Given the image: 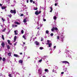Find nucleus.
<instances>
[{
  "instance_id": "obj_57",
  "label": "nucleus",
  "mask_w": 77,
  "mask_h": 77,
  "mask_svg": "<svg viewBox=\"0 0 77 77\" xmlns=\"http://www.w3.org/2000/svg\"><path fill=\"white\" fill-rule=\"evenodd\" d=\"M52 72H54V69H53V70H52Z\"/></svg>"
},
{
  "instance_id": "obj_29",
  "label": "nucleus",
  "mask_w": 77,
  "mask_h": 77,
  "mask_svg": "<svg viewBox=\"0 0 77 77\" xmlns=\"http://www.w3.org/2000/svg\"><path fill=\"white\" fill-rule=\"evenodd\" d=\"M21 32L22 34H23V33H24V31L23 30H22V31H21Z\"/></svg>"
},
{
  "instance_id": "obj_54",
  "label": "nucleus",
  "mask_w": 77,
  "mask_h": 77,
  "mask_svg": "<svg viewBox=\"0 0 77 77\" xmlns=\"http://www.w3.org/2000/svg\"><path fill=\"white\" fill-rule=\"evenodd\" d=\"M49 43H47V44H46V45H49Z\"/></svg>"
},
{
  "instance_id": "obj_6",
  "label": "nucleus",
  "mask_w": 77,
  "mask_h": 77,
  "mask_svg": "<svg viewBox=\"0 0 77 77\" xmlns=\"http://www.w3.org/2000/svg\"><path fill=\"white\" fill-rule=\"evenodd\" d=\"M14 57H20V56L18 55L17 54H14Z\"/></svg>"
},
{
  "instance_id": "obj_61",
  "label": "nucleus",
  "mask_w": 77,
  "mask_h": 77,
  "mask_svg": "<svg viewBox=\"0 0 77 77\" xmlns=\"http://www.w3.org/2000/svg\"><path fill=\"white\" fill-rule=\"evenodd\" d=\"M42 77H45V76H43Z\"/></svg>"
},
{
  "instance_id": "obj_36",
  "label": "nucleus",
  "mask_w": 77,
  "mask_h": 77,
  "mask_svg": "<svg viewBox=\"0 0 77 77\" xmlns=\"http://www.w3.org/2000/svg\"><path fill=\"white\" fill-rule=\"evenodd\" d=\"M47 42L48 43H50V41L49 40H47Z\"/></svg>"
},
{
  "instance_id": "obj_63",
  "label": "nucleus",
  "mask_w": 77,
  "mask_h": 77,
  "mask_svg": "<svg viewBox=\"0 0 77 77\" xmlns=\"http://www.w3.org/2000/svg\"><path fill=\"white\" fill-rule=\"evenodd\" d=\"M12 77V76H11V77Z\"/></svg>"
},
{
  "instance_id": "obj_28",
  "label": "nucleus",
  "mask_w": 77,
  "mask_h": 77,
  "mask_svg": "<svg viewBox=\"0 0 77 77\" xmlns=\"http://www.w3.org/2000/svg\"><path fill=\"white\" fill-rule=\"evenodd\" d=\"M8 76L9 77H12V74H9L8 75Z\"/></svg>"
},
{
  "instance_id": "obj_58",
  "label": "nucleus",
  "mask_w": 77,
  "mask_h": 77,
  "mask_svg": "<svg viewBox=\"0 0 77 77\" xmlns=\"http://www.w3.org/2000/svg\"><path fill=\"white\" fill-rule=\"evenodd\" d=\"M37 29H39V27H38V28H37Z\"/></svg>"
},
{
  "instance_id": "obj_22",
  "label": "nucleus",
  "mask_w": 77,
  "mask_h": 77,
  "mask_svg": "<svg viewBox=\"0 0 77 77\" xmlns=\"http://www.w3.org/2000/svg\"><path fill=\"white\" fill-rule=\"evenodd\" d=\"M2 38L3 40H5V38H4V35H2Z\"/></svg>"
},
{
  "instance_id": "obj_51",
  "label": "nucleus",
  "mask_w": 77,
  "mask_h": 77,
  "mask_svg": "<svg viewBox=\"0 0 77 77\" xmlns=\"http://www.w3.org/2000/svg\"><path fill=\"white\" fill-rule=\"evenodd\" d=\"M23 44H24V45L26 44V42H23Z\"/></svg>"
},
{
  "instance_id": "obj_49",
  "label": "nucleus",
  "mask_w": 77,
  "mask_h": 77,
  "mask_svg": "<svg viewBox=\"0 0 77 77\" xmlns=\"http://www.w3.org/2000/svg\"><path fill=\"white\" fill-rule=\"evenodd\" d=\"M32 2H33V3L34 4L35 3V1H32Z\"/></svg>"
},
{
  "instance_id": "obj_40",
  "label": "nucleus",
  "mask_w": 77,
  "mask_h": 77,
  "mask_svg": "<svg viewBox=\"0 0 77 77\" xmlns=\"http://www.w3.org/2000/svg\"><path fill=\"white\" fill-rule=\"evenodd\" d=\"M6 30V28H5L4 29L2 30V32H4V31H5Z\"/></svg>"
},
{
  "instance_id": "obj_11",
  "label": "nucleus",
  "mask_w": 77,
  "mask_h": 77,
  "mask_svg": "<svg viewBox=\"0 0 77 77\" xmlns=\"http://www.w3.org/2000/svg\"><path fill=\"white\" fill-rule=\"evenodd\" d=\"M16 40H17V36H15L14 38V42H15Z\"/></svg>"
},
{
  "instance_id": "obj_56",
  "label": "nucleus",
  "mask_w": 77,
  "mask_h": 77,
  "mask_svg": "<svg viewBox=\"0 0 77 77\" xmlns=\"http://www.w3.org/2000/svg\"><path fill=\"white\" fill-rule=\"evenodd\" d=\"M41 71V69H39L38 70V71Z\"/></svg>"
},
{
  "instance_id": "obj_7",
  "label": "nucleus",
  "mask_w": 77,
  "mask_h": 77,
  "mask_svg": "<svg viewBox=\"0 0 77 77\" xmlns=\"http://www.w3.org/2000/svg\"><path fill=\"white\" fill-rule=\"evenodd\" d=\"M62 63H68V64H69V63L68 62L66 61H62Z\"/></svg>"
},
{
  "instance_id": "obj_62",
  "label": "nucleus",
  "mask_w": 77,
  "mask_h": 77,
  "mask_svg": "<svg viewBox=\"0 0 77 77\" xmlns=\"http://www.w3.org/2000/svg\"><path fill=\"white\" fill-rule=\"evenodd\" d=\"M12 26H14V25H12Z\"/></svg>"
},
{
  "instance_id": "obj_31",
  "label": "nucleus",
  "mask_w": 77,
  "mask_h": 77,
  "mask_svg": "<svg viewBox=\"0 0 77 77\" xmlns=\"http://www.w3.org/2000/svg\"><path fill=\"white\" fill-rule=\"evenodd\" d=\"M39 49H40V50H42V49H43V48H42V47H40L39 48Z\"/></svg>"
},
{
  "instance_id": "obj_12",
  "label": "nucleus",
  "mask_w": 77,
  "mask_h": 77,
  "mask_svg": "<svg viewBox=\"0 0 77 77\" xmlns=\"http://www.w3.org/2000/svg\"><path fill=\"white\" fill-rule=\"evenodd\" d=\"M23 23H26V22H27V20H26V19L25 18L23 20Z\"/></svg>"
},
{
  "instance_id": "obj_55",
  "label": "nucleus",
  "mask_w": 77,
  "mask_h": 77,
  "mask_svg": "<svg viewBox=\"0 0 77 77\" xmlns=\"http://www.w3.org/2000/svg\"><path fill=\"white\" fill-rule=\"evenodd\" d=\"M20 54H21H21H23V53H21V52L20 53Z\"/></svg>"
},
{
  "instance_id": "obj_38",
  "label": "nucleus",
  "mask_w": 77,
  "mask_h": 77,
  "mask_svg": "<svg viewBox=\"0 0 77 77\" xmlns=\"http://www.w3.org/2000/svg\"><path fill=\"white\" fill-rule=\"evenodd\" d=\"M23 37L25 39H26V37H25V36H24V35H23Z\"/></svg>"
},
{
  "instance_id": "obj_10",
  "label": "nucleus",
  "mask_w": 77,
  "mask_h": 77,
  "mask_svg": "<svg viewBox=\"0 0 77 77\" xmlns=\"http://www.w3.org/2000/svg\"><path fill=\"white\" fill-rule=\"evenodd\" d=\"M7 41H8V44H10V45H12V44L10 43L11 41H10V40H7Z\"/></svg>"
},
{
  "instance_id": "obj_13",
  "label": "nucleus",
  "mask_w": 77,
  "mask_h": 77,
  "mask_svg": "<svg viewBox=\"0 0 77 77\" xmlns=\"http://www.w3.org/2000/svg\"><path fill=\"white\" fill-rule=\"evenodd\" d=\"M14 32L15 35H18V33L17 32V31L15 30Z\"/></svg>"
},
{
  "instance_id": "obj_26",
  "label": "nucleus",
  "mask_w": 77,
  "mask_h": 77,
  "mask_svg": "<svg viewBox=\"0 0 77 77\" xmlns=\"http://www.w3.org/2000/svg\"><path fill=\"white\" fill-rule=\"evenodd\" d=\"M38 9V8L37 7H35L34 8V10H37Z\"/></svg>"
},
{
  "instance_id": "obj_34",
  "label": "nucleus",
  "mask_w": 77,
  "mask_h": 77,
  "mask_svg": "<svg viewBox=\"0 0 77 77\" xmlns=\"http://www.w3.org/2000/svg\"><path fill=\"white\" fill-rule=\"evenodd\" d=\"M17 42H16L14 44V45H17Z\"/></svg>"
},
{
  "instance_id": "obj_3",
  "label": "nucleus",
  "mask_w": 77,
  "mask_h": 77,
  "mask_svg": "<svg viewBox=\"0 0 77 77\" xmlns=\"http://www.w3.org/2000/svg\"><path fill=\"white\" fill-rule=\"evenodd\" d=\"M35 44L36 45H39V42H38L36 41L35 42Z\"/></svg>"
},
{
  "instance_id": "obj_24",
  "label": "nucleus",
  "mask_w": 77,
  "mask_h": 77,
  "mask_svg": "<svg viewBox=\"0 0 77 77\" xmlns=\"http://www.w3.org/2000/svg\"><path fill=\"white\" fill-rule=\"evenodd\" d=\"M8 17H9L10 18H11V17H12V15L10 14V15H8Z\"/></svg>"
},
{
  "instance_id": "obj_20",
  "label": "nucleus",
  "mask_w": 77,
  "mask_h": 77,
  "mask_svg": "<svg viewBox=\"0 0 77 77\" xmlns=\"http://www.w3.org/2000/svg\"><path fill=\"white\" fill-rule=\"evenodd\" d=\"M45 72H48V69H45Z\"/></svg>"
},
{
  "instance_id": "obj_33",
  "label": "nucleus",
  "mask_w": 77,
  "mask_h": 77,
  "mask_svg": "<svg viewBox=\"0 0 77 77\" xmlns=\"http://www.w3.org/2000/svg\"><path fill=\"white\" fill-rule=\"evenodd\" d=\"M53 33H51V35H51V36H53Z\"/></svg>"
},
{
  "instance_id": "obj_64",
  "label": "nucleus",
  "mask_w": 77,
  "mask_h": 77,
  "mask_svg": "<svg viewBox=\"0 0 77 77\" xmlns=\"http://www.w3.org/2000/svg\"><path fill=\"white\" fill-rule=\"evenodd\" d=\"M25 6H26V5H25Z\"/></svg>"
},
{
  "instance_id": "obj_42",
  "label": "nucleus",
  "mask_w": 77,
  "mask_h": 77,
  "mask_svg": "<svg viewBox=\"0 0 77 77\" xmlns=\"http://www.w3.org/2000/svg\"><path fill=\"white\" fill-rule=\"evenodd\" d=\"M30 2H31V3H32L33 2V0H30Z\"/></svg>"
},
{
  "instance_id": "obj_27",
  "label": "nucleus",
  "mask_w": 77,
  "mask_h": 77,
  "mask_svg": "<svg viewBox=\"0 0 77 77\" xmlns=\"http://www.w3.org/2000/svg\"><path fill=\"white\" fill-rule=\"evenodd\" d=\"M59 36H57V40H59Z\"/></svg>"
},
{
  "instance_id": "obj_43",
  "label": "nucleus",
  "mask_w": 77,
  "mask_h": 77,
  "mask_svg": "<svg viewBox=\"0 0 77 77\" xmlns=\"http://www.w3.org/2000/svg\"><path fill=\"white\" fill-rule=\"evenodd\" d=\"M41 11H39V12H38V14H41Z\"/></svg>"
},
{
  "instance_id": "obj_48",
  "label": "nucleus",
  "mask_w": 77,
  "mask_h": 77,
  "mask_svg": "<svg viewBox=\"0 0 77 77\" xmlns=\"http://www.w3.org/2000/svg\"><path fill=\"white\" fill-rule=\"evenodd\" d=\"M61 41L62 42H63V39L62 38L61 39Z\"/></svg>"
},
{
  "instance_id": "obj_30",
  "label": "nucleus",
  "mask_w": 77,
  "mask_h": 77,
  "mask_svg": "<svg viewBox=\"0 0 77 77\" xmlns=\"http://www.w3.org/2000/svg\"><path fill=\"white\" fill-rule=\"evenodd\" d=\"M41 41H44V38L42 37L41 38Z\"/></svg>"
},
{
  "instance_id": "obj_16",
  "label": "nucleus",
  "mask_w": 77,
  "mask_h": 77,
  "mask_svg": "<svg viewBox=\"0 0 77 77\" xmlns=\"http://www.w3.org/2000/svg\"><path fill=\"white\" fill-rule=\"evenodd\" d=\"M2 9H6L5 7H1Z\"/></svg>"
},
{
  "instance_id": "obj_35",
  "label": "nucleus",
  "mask_w": 77,
  "mask_h": 77,
  "mask_svg": "<svg viewBox=\"0 0 77 77\" xmlns=\"http://www.w3.org/2000/svg\"><path fill=\"white\" fill-rule=\"evenodd\" d=\"M2 20L3 21H5V19H3V18H2Z\"/></svg>"
},
{
  "instance_id": "obj_5",
  "label": "nucleus",
  "mask_w": 77,
  "mask_h": 77,
  "mask_svg": "<svg viewBox=\"0 0 77 77\" xmlns=\"http://www.w3.org/2000/svg\"><path fill=\"white\" fill-rule=\"evenodd\" d=\"M35 14L36 15H39V14L38 13V11L37 10L36 11H35Z\"/></svg>"
},
{
  "instance_id": "obj_32",
  "label": "nucleus",
  "mask_w": 77,
  "mask_h": 77,
  "mask_svg": "<svg viewBox=\"0 0 77 77\" xmlns=\"http://www.w3.org/2000/svg\"><path fill=\"white\" fill-rule=\"evenodd\" d=\"M20 17H22L23 16H24V14H22L20 15Z\"/></svg>"
},
{
  "instance_id": "obj_18",
  "label": "nucleus",
  "mask_w": 77,
  "mask_h": 77,
  "mask_svg": "<svg viewBox=\"0 0 77 77\" xmlns=\"http://www.w3.org/2000/svg\"><path fill=\"white\" fill-rule=\"evenodd\" d=\"M7 49H10V46L9 45H8L7 46Z\"/></svg>"
},
{
  "instance_id": "obj_19",
  "label": "nucleus",
  "mask_w": 77,
  "mask_h": 77,
  "mask_svg": "<svg viewBox=\"0 0 77 77\" xmlns=\"http://www.w3.org/2000/svg\"><path fill=\"white\" fill-rule=\"evenodd\" d=\"M56 18H57V17H56V16H54V20H56Z\"/></svg>"
},
{
  "instance_id": "obj_37",
  "label": "nucleus",
  "mask_w": 77,
  "mask_h": 77,
  "mask_svg": "<svg viewBox=\"0 0 77 77\" xmlns=\"http://www.w3.org/2000/svg\"><path fill=\"white\" fill-rule=\"evenodd\" d=\"M46 57H47V56H44L43 57V58L44 59H45V58H46Z\"/></svg>"
},
{
  "instance_id": "obj_47",
  "label": "nucleus",
  "mask_w": 77,
  "mask_h": 77,
  "mask_svg": "<svg viewBox=\"0 0 77 77\" xmlns=\"http://www.w3.org/2000/svg\"><path fill=\"white\" fill-rule=\"evenodd\" d=\"M26 2H27V3H29V0H27Z\"/></svg>"
},
{
  "instance_id": "obj_59",
  "label": "nucleus",
  "mask_w": 77,
  "mask_h": 77,
  "mask_svg": "<svg viewBox=\"0 0 77 77\" xmlns=\"http://www.w3.org/2000/svg\"><path fill=\"white\" fill-rule=\"evenodd\" d=\"M1 26H2V27H3V25H1Z\"/></svg>"
},
{
  "instance_id": "obj_21",
  "label": "nucleus",
  "mask_w": 77,
  "mask_h": 77,
  "mask_svg": "<svg viewBox=\"0 0 77 77\" xmlns=\"http://www.w3.org/2000/svg\"><path fill=\"white\" fill-rule=\"evenodd\" d=\"M49 33V31L48 30H47L46 31V33L47 34H48Z\"/></svg>"
},
{
  "instance_id": "obj_41",
  "label": "nucleus",
  "mask_w": 77,
  "mask_h": 77,
  "mask_svg": "<svg viewBox=\"0 0 77 77\" xmlns=\"http://www.w3.org/2000/svg\"><path fill=\"white\" fill-rule=\"evenodd\" d=\"M42 59L39 60V62H41L42 61Z\"/></svg>"
},
{
  "instance_id": "obj_4",
  "label": "nucleus",
  "mask_w": 77,
  "mask_h": 77,
  "mask_svg": "<svg viewBox=\"0 0 77 77\" xmlns=\"http://www.w3.org/2000/svg\"><path fill=\"white\" fill-rule=\"evenodd\" d=\"M1 45L2 46V47H5V44L4 42H3L1 44Z\"/></svg>"
},
{
  "instance_id": "obj_44",
  "label": "nucleus",
  "mask_w": 77,
  "mask_h": 77,
  "mask_svg": "<svg viewBox=\"0 0 77 77\" xmlns=\"http://www.w3.org/2000/svg\"><path fill=\"white\" fill-rule=\"evenodd\" d=\"M56 48V46H55L54 47V48L55 49Z\"/></svg>"
},
{
  "instance_id": "obj_9",
  "label": "nucleus",
  "mask_w": 77,
  "mask_h": 77,
  "mask_svg": "<svg viewBox=\"0 0 77 77\" xmlns=\"http://www.w3.org/2000/svg\"><path fill=\"white\" fill-rule=\"evenodd\" d=\"M14 23L16 24H17L18 25H20V23L18 22H15Z\"/></svg>"
},
{
  "instance_id": "obj_2",
  "label": "nucleus",
  "mask_w": 77,
  "mask_h": 77,
  "mask_svg": "<svg viewBox=\"0 0 77 77\" xmlns=\"http://www.w3.org/2000/svg\"><path fill=\"white\" fill-rule=\"evenodd\" d=\"M54 30H56V31H57V30H58V29L57 27H53V28L51 29L52 32H53Z\"/></svg>"
},
{
  "instance_id": "obj_14",
  "label": "nucleus",
  "mask_w": 77,
  "mask_h": 77,
  "mask_svg": "<svg viewBox=\"0 0 77 77\" xmlns=\"http://www.w3.org/2000/svg\"><path fill=\"white\" fill-rule=\"evenodd\" d=\"M63 70L64 72H66L67 71V68H65L63 69Z\"/></svg>"
},
{
  "instance_id": "obj_46",
  "label": "nucleus",
  "mask_w": 77,
  "mask_h": 77,
  "mask_svg": "<svg viewBox=\"0 0 77 77\" xmlns=\"http://www.w3.org/2000/svg\"><path fill=\"white\" fill-rule=\"evenodd\" d=\"M64 74V72H61V74Z\"/></svg>"
},
{
  "instance_id": "obj_53",
  "label": "nucleus",
  "mask_w": 77,
  "mask_h": 77,
  "mask_svg": "<svg viewBox=\"0 0 77 77\" xmlns=\"http://www.w3.org/2000/svg\"><path fill=\"white\" fill-rule=\"evenodd\" d=\"M15 26V27H17V25H16Z\"/></svg>"
},
{
  "instance_id": "obj_50",
  "label": "nucleus",
  "mask_w": 77,
  "mask_h": 77,
  "mask_svg": "<svg viewBox=\"0 0 77 77\" xmlns=\"http://www.w3.org/2000/svg\"><path fill=\"white\" fill-rule=\"evenodd\" d=\"M0 6H2V4H0Z\"/></svg>"
},
{
  "instance_id": "obj_17",
  "label": "nucleus",
  "mask_w": 77,
  "mask_h": 77,
  "mask_svg": "<svg viewBox=\"0 0 77 77\" xmlns=\"http://www.w3.org/2000/svg\"><path fill=\"white\" fill-rule=\"evenodd\" d=\"M50 9L51 10L50 11V12H52V11H53V8H52V7H51L50 8Z\"/></svg>"
},
{
  "instance_id": "obj_23",
  "label": "nucleus",
  "mask_w": 77,
  "mask_h": 77,
  "mask_svg": "<svg viewBox=\"0 0 77 77\" xmlns=\"http://www.w3.org/2000/svg\"><path fill=\"white\" fill-rule=\"evenodd\" d=\"M5 60H6V58H5V57L3 58L2 59V61H5Z\"/></svg>"
},
{
  "instance_id": "obj_15",
  "label": "nucleus",
  "mask_w": 77,
  "mask_h": 77,
  "mask_svg": "<svg viewBox=\"0 0 77 77\" xmlns=\"http://www.w3.org/2000/svg\"><path fill=\"white\" fill-rule=\"evenodd\" d=\"M52 45V43H50L48 45L49 47H51V46Z\"/></svg>"
},
{
  "instance_id": "obj_60",
  "label": "nucleus",
  "mask_w": 77,
  "mask_h": 77,
  "mask_svg": "<svg viewBox=\"0 0 77 77\" xmlns=\"http://www.w3.org/2000/svg\"><path fill=\"white\" fill-rule=\"evenodd\" d=\"M29 75H30V73L29 74Z\"/></svg>"
},
{
  "instance_id": "obj_25",
  "label": "nucleus",
  "mask_w": 77,
  "mask_h": 77,
  "mask_svg": "<svg viewBox=\"0 0 77 77\" xmlns=\"http://www.w3.org/2000/svg\"><path fill=\"white\" fill-rule=\"evenodd\" d=\"M8 54V55H9V56H11V53L9 52Z\"/></svg>"
},
{
  "instance_id": "obj_52",
  "label": "nucleus",
  "mask_w": 77,
  "mask_h": 77,
  "mask_svg": "<svg viewBox=\"0 0 77 77\" xmlns=\"http://www.w3.org/2000/svg\"><path fill=\"white\" fill-rule=\"evenodd\" d=\"M2 57H0V60H2Z\"/></svg>"
},
{
  "instance_id": "obj_8",
  "label": "nucleus",
  "mask_w": 77,
  "mask_h": 77,
  "mask_svg": "<svg viewBox=\"0 0 77 77\" xmlns=\"http://www.w3.org/2000/svg\"><path fill=\"white\" fill-rule=\"evenodd\" d=\"M19 62L20 63H23V60H20L19 61Z\"/></svg>"
},
{
  "instance_id": "obj_45",
  "label": "nucleus",
  "mask_w": 77,
  "mask_h": 77,
  "mask_svg": "<svg viewBox=\"0 0 77 77\" xmlns=\"http://www.w3.org/2000/svg\"><path fill=\"white\" fill-rule=\"evenodd\" d=\"M44 21H46V19H43Z\"/></svg>"
},
{
  "instance_id": "obj_1",
  "label": "nucleus",
  "mask_w": 77,
  "mask_h": 77,
  "mask_svg": "<svg viewBox=\"0 0 77 77\" xmlns=\"http://www.w3.org/2000/svg\"><path fill=\"white\" fill-rule=\"evenodd\" d=\"M10 12L11 14H16V10H11L10 11Z\"/></svg>"
},
{
  "instance_id": "obj_39",
  "label": "nucleus",
  "mask_w": 77,
  "mask_h": 77,
  "mask_svg": "<svg viewBox=\"0 0 77 77\" xmlns=\"http://www.w3.org/2000/svg\"><path fill=\"white\" fill-rule=\"evenodd\" d=\"M57 4H58V3H55V6H57Z\"/></svg>"
}]
</instances>
